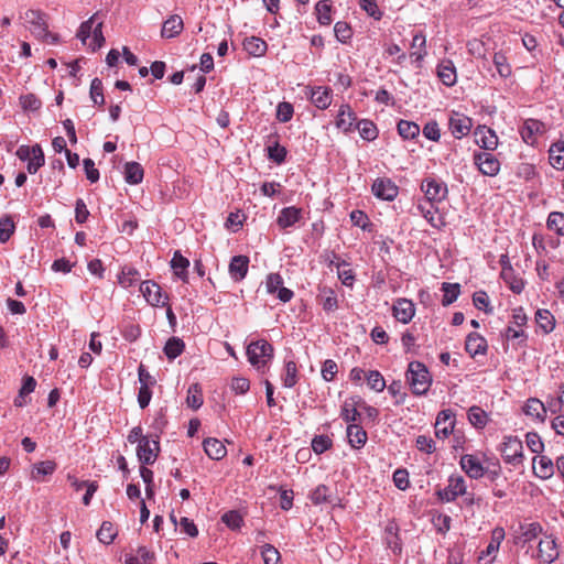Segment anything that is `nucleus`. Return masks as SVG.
Instances as JSON below:
<instances>
[{"label": "nucleus", "mask_w": 564, "mask_h": 564, "mask_svg": "<svg viewBox=\"0 0 564 564\" xmlns=\"http://www.w3.org/2000/svg\"><path fill=\"white\" fill-rule=\"evenodd\" d=\"M500 278L507 283L512 292L519 294L523 290V280L514 275L512 267H505L501 269Z\"/></svg>", "instance_id": "32"}, {"label": "nucleus", "mask_w": 564, "mask_h": 564, "mask_svg": "<svg viewBox=\"0 0 564 564\" xmlns=\"http://www.w3.org/2000/svg\"><path fill=\"white\" fill-rule=\"evenodd\" d=\"M184 349H185V344H184V341L181 338H178V337H171L166 341V344H165V346L163 348V351H164L165 356L170 360H173L176 357H178L180 355H182Z\"/></svg>", "instance_id": "37"}, {"label": "nucleus", "mask_w": 564, "mask_h": 564, "mask_svg": "<svg viewBox=\"0 0 564 564\" xmlns=\"http://www.w3.org/2000/svg\"><path fill=\"white\" fill-rule=\"evenodd\" d=\"M460 466L466 474L473 478H479L484 475V467L480 459L475 455H464L460 458Z\"/></svg>", "instance_id": "21"}, {"label": "nucleus", "mask_w": 564, "mask_h": 564, "mask_svg": "<svg viewBox=\"0 0 564 564\" xmlns=\"http://www.w3.org/2000/svg\"><path fill=\"white\" fill-rule=\"evenodd\" d=\"M545 132V124L536 119H527L520 129L522 140L529 144L534 145L538 137Z\"/></svg>", "instance_id": "12"}, {"label": "nucleus", "mask_w": 564, "mask_h": 564, "mask_svg": "<svg viewBox=\"0 0 564 564\" xmlns=\"http://www.w3.org/2000/svg\"><path fill=\"white\" fill-rule=\"evenodd\" d=\"M474 163L481 174L494 176V155L489 151L475 152Z\"/></svg>", "instance_id": "25"}, {"label": "nucleus", "mask_w": 564, "mask_h": 564, "mask_svg": "<svg viewBox=\"0 0 564 564\" xmlns=\"http://www.w3.org/2000/svg\"><path fill=\"white\" fill-rule=\"evenodd\" d=\"M392 315L398 322L408 324L415 315V305L405 297L397 299L392 305Z\"/></svg>", "instance_id": "11"}, {"label": "nucleus", "mask_w": 564, "mask_h": 564, "mask_svg": "<svg viewBox=\"0 0 564 564\" xmlns=\"http://www.w3.org/2000/svg\"><path fill=\"white\" fill-rule=\"evenodd\" d=\"M523 412L525 415L535 419L539 422H544L546 417L545 404L536 398H530L527 400Z\"/></svg>", "instance_id": "22"}, {"label": "nucleus", "mask_w": 564, "mask_h": 564, "mask_svg": "<svg viewBox=\"0 0 564 564\" xmlns=\"http://www.w3.org/2000/svg\"><path fill=\"white\" fill-rule=\"evenodd\" d=\"M486 132L490 134V137H494V129L487 128L486 126H479L475 132V142L485 151H489L492 148L490 147V141L488 140Z\"/></svg>", "instance_id": "50"}, {"label": "nucleus", "mask_w": 564, "mask_h": 564, "mask_svg": "<svg viewBox=\"0 0 564 564\" xmlns=\"http://www.w3.org/2000/svg\"><path fill=\"white\" fill-rule=\"evenodd\" d=\"M20 105L26 111H36L42 107V101L34 94H26L20 97Z\"/></svg>", "instance_id": "62"}, {"label": "nucleus", "mask_w": 564, "mask_h": 564, "mask_svg": "<svg viewBox=\"0 0 564 564\" xmlns=\"http://www.w3.org/2000/svg\"><path fill=\"white\" fill-rule=\"evenodd\" d=\"M347 438L348 443L352 448H361L365 446L367 442V432L364 430V427L358 424H349L347 426Z\"/></svg>", "instance_id": "23"}, {"label": "nucleus", "mask_w": 564, "mask_h": 564, "mask_svg": "<svg viewBox=\"0 0 564 564\" xmlns=\"http://www.w3.org/2000/svg\"><path fill=\"white\" fill-rule=\"evenodd\" d=\"M366 378L370 389L381 392L386 388V380L378 370H370Z\"/></svg>", "instance_id": "58"}, {"label": "nucleus", "mask_w": 564, "mask_h": 564, "mask_svg": "<svg viewBox=\"0 0 564 564\" xmlns=\"http://www.w3.org/2000/svg\"><path fill=\"white\" fill-rule=\"evenodd\" d=\"M357 121V115L348 104H344L339 107L336 127L344 132H350L355 129Z\"/></svg>", "instance_id": "15"}, {"label": "nucleus", "mask_w": 564, "mask_h": 564, "mask_svg": "<svg viewBox=\"0 0 564 564\" xmlns=\"http://www.w3.org/2000/svg\"><path fill=\"white\" fill-rule=\"evenodd\" d=\"M398 133L404 140H412L419 137L420 126L416 122L400 120L397 124Z\"/></svg>", "instance_id": "36"}, {"label": "nucleus", "mask_w": 564, "mask_h": 564, "mask_svg": "<svg viewBox=\"0 0 564 564\" xmlns=\"http://www.w3.org/2000/svg\"><path fill=\"white\" fill-rule=\"evenodd\" d=\"M140 292L144 296L145 301L152 306H166L167 296L163 300L161 286L153 281H143L140 284Z\"/></svg>", "instance_id": "10"}, {"label": "nucleus", "mask_w": 564, "mask_h": 564, "mask_svg": "<svg viewBox=\"0 0 564 564\" xmlns=\"http://www.w3.org/2000/svg\"><path fill=\"white\" fill-rule=\"evenodd\" d=\"M402 382L400 380L392 381L388 387V392L395 398L394 404L401 405L405 402L406 393L402 390Z\"/></svg>", "instance_id": "61"}, {"label": "nucleus", "mask_w": 564, "mask_h": 564, "mask_svg": "<svg viewBox=\"0 0 564 564\" xmlns=\"http://www.w3.org/2000/svg\"><path fill=\"white\" fill-rule=\"evenodd\" d=\"M139 271L132 267L122 268L120 274L118 275L119 284L124 289L134 285L139 281Z\"/></svg>", "instance_id": "38"}, {"label": "nucleus", "mask_w": 564, "mask_h": 564, "mask_svg": "<svg viewBox=\"0 0 564 564\" xmlns=\"http://www.w3.org/2000/svg\"><path fill=\"white\" fill-rule=\"evenodd\" d=\"M286 154V149L278 142L268 147V158L276 164H282L285 161Z\"/></svg>", "instance_id": "60"}, {"label": "nucleus", "mask_w": 564, "mask_h": 564, "mask_svg": "<svg viewBox=\"0 0 564 564\" xmlns=\"http://www.w3.org/2000/svg\"><path fill=\"white\" fill-rule=\"evenodd\" d=\"M442 291L444 292L442 304L443 306H448L457 300L460 293V285L458 283L444 282L442 284Z\"/></svg>", "instance_id": "41"}, {"label": "nucleus", "mask_w": 564, "mask_h": 564, "mask_svg": "<svg viewBox=\"0 0 564 564\" xmlns=\"http://www.w3.org/2000/svg\"><path fill=\"white\" fill-rule=\"evenodd\" d=\"M184 29L183 20L180 15L173 14L166 19L161 30L163 39H173L181 34Z\"/></svg>", "instance_id": "20"}, {"label": "nucleus", "mask_w": 564, "mask_h": 564, "mask_svg": "<svg viewBox=\"0 0 564 564\" xmlns=\"http://www.w3.org/2000/svg\"><path fill=\"white\" fill-rule=\"evenodd\" d=\"M421 189L431 204L442 202L446 198L448 193L446 184L435 177L424 178Z\"/></svg>", "instance_id": "5"}, {"label": "nucleus", "mask_w": 564, "mask_h": 564, "mask_svg": "<svg viewBox=\"0 0 564 564\" xmlns=\"http://www.w3.org/2000/svg\"><path fill=\"white\" fill-rule=\"evenodd\" d=\"M154 561V552L148 550L145 546H140L134 556H130L126 560L127 564H153Z\"/></svg>", "instance_id": "40"}, {"label": "nucleus", "mask_w": 564, "mask_h": 564, "mask_svg": "<svg viewBox=\"0 0 564 564\" xmlns=\"http://www.w3.org/2000/svg\"><path fill=\"white\" fill-rule=\"evenodd\" d=\"M144 175L143 167L138 162H128L124 166V180L129 184H139Z\"/></svg>", "instance_id": "35"}, {"label": "nucleus", "mask_w": 564, "mask_h": 564, "mask_svg": "<svg viewBox=\"0 0 564 564\" xmlns=\"http://www.w3.org/2000/svg\"><path fill=\"white\" fill-rule=\"evenodd\" d=\"M15 231V224L10 215L0 218V242L6 243Z\"/></svg>", "instance_id": "43"}, {"label": "nucleus", "mask_w": 564, "mask_h": 564, "mask_svg": "<svg viewBox=\"0 0 564 564\" xmlns=\"http://www.w3.org/2000/svg\"><path fill=\"white\" fill-rule=\"evenodd\" d=\"M285 388H293L299 381V370L294 360L284 361V371L281 376Z\"/></svg>", "instance_id": "31"}, {"label": "nucleus", "mask_w": 564, "mask_h": 564, "mask_svg": "<svg viewBox=\"0 0 564 564\" xmlns=\"http://www.w3.org/2000/svg\"><path fill=\"white\" fill-rule=\"evenodd\" d=\"M22 19L29 25L31 33L39 40L47 44H57L58 35L48 31L46 14L39 10H28Z\"/></svg>", "instance_id": "2"}, {"label": "nucleus", "mask_w": 564, "mask_h": 564, "mask_svg": "<svg viewBox=\"0 0 564 564\" xmlns=\"http://www.w3.org/2000/svg\"><path fill=\"white\" fill-rule=\"evenodd\" d=\"M549 160L554 169L564 170V141H557L551 145Z\"/></svg>", "instance_id": "33"}, {"label": "nucleus", "mask_w": 564, "mask_h": 564, "mask_svg": "<svg viewBox=\"0 0 564 564\" xmlns=\"http://www.w3.org/2000/svg\"><path fill=\"white\" fill-rule=\"evenodd\" d=\"M538 325L545 332L550 333L554 328V317L547 310H539L535 314Z\"/></svg>", "instance_id": "55"}, {"label": "nucleus", "mask_w": 564, "mask_h": 564, "mask_svg": "<svg viewBox=\"0 0 564 564\" xmlns=\"http://www.w3.org/2000/svg\"><path fill=\"white\" fill-rule=\"evenodd\" d=\"M546 225L550 230L555 231L558 236H564V213H550Z\"/></svg>", "instance_id": "49"}, {"label": "nucleus", "mask_w": 564, "mask_h": 564, "mask_svg": "<svg viewBox=\"0 0 564 564\" xmlns=\"http://www.w3.org/2000/svg\"><path fill=\"white\" fill-rule=\"evenodd\" d=\"M533 470L538 477L549 479L554 475L555 466L551 458L541 455L533 458Z\"/></svg>", "instance_id": "19"}, {"label": "nucleus", "mask_w": 564, "mask_h": 564, "mask_svg": "<svg viewBox=\"0 0 564 564\" xmlns=\"http://www.w3.org/2000/svg\"><path fill=\"white\" fill-rule=\"evenodd\" d=\"M456 68L452 61H442L437 65V76L445 86H453L457 80Z\"/></svg>", "instance_id": "27"}, {"label": "nucleus", "mask_w": 564, "mask_h": 564, "mask_svg": "<svg viewBox=\"0 0 564 564\" xmlns=\"http://www.w3.org/2000/svg\"><path fill=\"white\" fill-rule=\"evenodd\" d=\"M372 194L382 200L392 202L399 194V187L388 177L377 178L371 187Z\"/></svg>", "instance_id": "8"}, {"label": "nucleus", "mask_w": 564, "mask_h": 564, "mask_svg": "<svg viewBox=\"0 0 564 564\" xmlns=\"http://www.w3.org/2000/svg\"><path fill=\"white\" fill-rule=\"evenodd\" d=\"M525 443L528 448L535 454H539L543 451L544 444L540 437V435L535 432H529L525 435Z\"/></svg>", "instance_id": "64"}, {"label": "nucleus", "mask_w": 564, "mask_h": 564, "mask_svg": "<svg viewBox=\"0 0 564 564\" xmlns=\"http://www.w3.org/2000/svg\"><path fill=\"white\" fill-rule=\"evenodd\" d=\"M359 401L358 398H349L345 400L340 410V417L349 425L355 424L360 420V413L358 411Z\"/></svg>", "instance_id": "18"}, {"label": "nucleus", "mask_w": 564, "mask_h": 564, "mask_svg": "<svg viewBox=\"0 0 564 564\" xmlns=\"http://www.w3.org/2000/svg\"><path fill=\"white\" fill-rule=\"evenodd\" d=\"M350 220L354 226L361 228L362 230L371 231L372 224L368 215L360 209H355L350 213Z\"/></svg>", "instance_id": "52"}, {"label": "nucleus", "mask_w": 564, "mask_h": 564, "mask_svg": "<svg viewBox=\"0 0 564 564\" xmlns=\"http://www.w3.org/2000/svg\"><path fill=\"white\" fill-rule=\"evenodd\" d=\"M454 413L451 410H443L437 414L435 422V435L438 438H446L453 433L455 426Z\"/></svg>", "instance_id": "14"}, {"label": "nucleus", "mask_w": 564, "mask_h": 564, "mask_svg": "<svg viewBox=\"0 0 564 564\" xmlns=\"http://www.w3.org/2000/svg\"><path fill=\"white\" fill-rule=\"evenodd\" d=\"M273 346L265 339L251 341L247 347L248 360L258 370L263 369L273 358Z\"/></svg>", "instance_id": "3"}, {"label": "nucleus", "mask_w": 564, "mask_h": 564, "mask_svg": "<svg viewBox=\"0 0 564 564\" xmlns=\"http://www.w3.org/2000/svg\"><path fill=\"white\" fill-rule=\"evenodd\" d=\"M355 128L359 130V134L364 140L373 141L378 137V129L371 120L362 119L356 123Z\"/></svg>", "instance_id": "39"}, {"label": "nucleus", "mask_w": 564, "mask_h": 564, "mask_svg": "<svg viewBox=\"0 0 564 564\" xmlns=\"http://www.w3.org/2000/svg\"><path fill=\"white\" fill-rule=\"evenodd\" d=\"M56 463L54 460H44L34 464L32 470V478L41 480V477L52 475L56 470Z\"/></svg>", "instance_id": "42"}, {"label": "nucleus", "mask_w": 564, "mask_h": 564, "mask_svg": "<svg viewBox=\"0 0 564 564\" xmlns=\"http://www.w3.org/2000/svg\"><path fill=\"white\" fill-rule=\"evenodd\" d=\"M473 127L471 119L464 113L452 111L448 118V128L456 139L467 135Z\"/></svg>", "instance_id": "9"}, {"label": "nucleus", "mask_w": 564, "mask_h": 564, "mask_svg": "<svg viewBox=\"0 0 564 564\" xmlns=\"http://www.w3.org/2000/svg\"><path fill=\"white\" fill-rule=\"evenodd\" d=\"M466 351L473 357L478 354H484L487 349V341L477 333H471L466 338L465 344Z\"/></svg>", "instance_id": "30"}, {"label": "nucleus", "mask_w": 564, "mask_h": 564, "mask_svg": "<svg viewBox=\"0 0 564 564\" xmlns=\"http://www.w3.org/2000/svg\"><path fill=\"white\" fill-rule=\"evenodd\" d=\"M89 95L95 105L102 106L105 104L104 87L100 78L96 77L91 80Z\"/></svg>", "instance_id": "56"}, {"label": "nucleus", "mask_w": 564, "mask_h": 564, "mask_svg": "<svg viewBox=\"0 0 564 564\" xmlns=\"http://www.w3.org/2000/svg\"><path fill=\"white\" fill-rule=\"evenodd\" d=\"M203 446L206 455L215 460L224 458L227 454L225 445L217 438H206Z\"/></svg>", "instance_id": "28"}, {"label": "nucleus", "mask_w": 564, "mask_h": 564, "mask_svg": "<svg viewBox=\"0 0 564 564\" xmlns=\"http://www.w3.org/2000/svg\"><path fill=\"white\" fill-rule=\"evenodd\" d=\"M425 43L426 40L423 33H416L412 39L411 46L412 48H417V51L412 52L411 56L415 57L416 62H421L423 57L426 55Z\"/></svg>", "instance_id": "54"}, {"label": "nucleus", "mask_w": 564, "mask_h": 564, "mask_svg": "<svg viewBox=\"0 0 564 564\" xmlns=\"http://www.w3.org/2000/svg\"><path fill=\"white\" fill-rule=\"evenodd\" d=\"M330 9L332 6L328 3L327 0H321L315 6V11L317 14V20L323 25H328L332 22L330 17Z\"/></svg>", "instance_id": "53"}, {"label": "nucleus", "mask_w": 564, "mask_h": 564, "mask_svg": "<svg viewBox=\"0 0 564 564\" xmlns=\"http://www.w3.org/2000/svg\"><path fill=\"white\" fill-rule=\"evenodd\" d=\"M333 445L332 440L327 435H317L312 441V448L316 454H323Z\"/></svg>", "instance_id": "63"}, {"label": "nucleus", "mask_w": 564, "mask_h": 564, "mask_svg": "<svg viewBox=\"0 0 564 564\" xmlns=\"http://www.w3.org/2000/svg\"><path fill=\"white\" fill-rule=\"evenodd\" d=\"M186 404L193 410H197L203 404V393L200 387L195 383L188 388Z\"/></svg>", "instance_id": "48"}, {"label": "nucleus", "mask_w": 564, "mask_h": 564, "mask_svg": "<svg viewBox=\"0 0 564 564\" xmlns=\"http://www.w3.org/2000/svg\"><path fill=\"white\" fill-rule=\"evenodd\" d=\"M261 556L264 564H279L280 552L271 544H264L261 546Z\"/></svg>", "instance_id": "59"}, {"label": "nucleus", "mask_w": 564, "mask_h": 564, "mask_svg": "<svg viewBox=\"0 0 564 564\" xmlns=\"http://www.w3.org/2000/svg\"><path fill=\"white\" fill-rule=\"evenodd\" d=\"M100 18V13L96 12L93 17H90L87 21L83 22L77 31V37L85 44L87 39L94 31V24L98 22Z\"/></svg>", "instance_id": "47"}, {"label": "nucleus", "mask_w": 564, "mask_h": 564, "mask_svg": "<svg viewBox=\"0 0 564 564\" xmlns=\"http://www.w3.org/2000/svg\"><path fill=\"white\" fill-rule=\"evenodd\" d=\"M28 161V172L30 174H35L44 165L45 158L40 144H34L33 156Z\"/></svg>", "instance_id": "45"}, {"label": "nucleus", "mask_w": 564, "mask_h": 564, "mask_svg": "<svg viewBox=\"0 0 564 564\" xmlns=\"http://www.w3.org/2000/svg\"><path fill=\"white\" fill-rule=\"evenodd\" d=\"M249 269V258L247 256H235L231 258L228 267L229 274L235 282L242 281Z\"/></svg>", "instance_id": "16"}, {"label": "nucleus", "mask_w": 564, "mask_h": 564, "mask_svg": "<svg viewBox=\"0 0 564 564\" xmlns=\"http://www.w3.org/2000/svg\"><path fill=\"white\" fill-rule=\"evenodd\" d=\"M522 442L516 436H506L500 446V453L505 463L513 467L522 465L523 462Z\"/></svg>", "instance_id": "4"}, {"label": "nucleus", "mask_w": 564, "mask_h": 564, "mask_svg": "<svg viewBox=\"0 0 564 564\" xmlns=\"http://www.w3.org/2000/svg\"><path fill=\"white\" fill-rule=\"evenodd\" d=\"M268 45L265 41L257 36L247 37L243 41V50L251 56L260 57L267 52Z\"/></svg>", "instance_id": "29"}, {"label": "nucleus", "mask_w": 564, "mask_h": 564, "mask_svg": "<svg viewBox=\"0 0 564 564\" xmlns=\"http://www.w3.org/2000/svg\"><path fill=\"white\" fill-rule=\"evenodd\" d=\"M406 381L415 395L427 393L432 384V376L427 367L421 361H411L405 373Z\"/></svg>", "instance_id": "1"}, {"label": "nucleus", "mask_w": 564, "mask_h": 564, "mask_svg": "<svg viewBox=\"0 0 564 564\" xmlns=\"http://www.w3.org/2000/svg\"><path fill=\"white\" fill-rule=\"evenodd\" d=\"M189 260L182 256L181 251H175L171 260V268L174 274L183 282L188 281Z\"/></svg>", "instance_id": "26"}, {"label": "nucleus", "mask_w": 564, "mask_h": 564, "mask_svg": "<svg viewBox=\"0 0 564 564\" xmlns=\"http://www.w3.org/2000/svg\"><path fill=\"white\" fill-rule=\"evenodd\" d=\"M160 451V443L158 440H149L142 437L137 447V455L142 465H152Z\"/></svg>", "instance_id": "7"}, {"label": "nucleus", "mask_w": 564, "mask_h": 564, "mask_svg": "<svg viewBox=\"0 0 564 564\" xmlns=\"http://www.w3.org/2000/svg\"><path fill=\"white\" fill-rule=\"evenodd\" d=\"M223 522L231 530H238L243 523V518L237 510H230L223 514Z\"/></svg>", "instance_id": "57"}, {"label": "nucleus", "mask_w": 564, "mask_h": 564, "mask_svg": "<svg viewBox=\"0 0 564 564\" xmlns=\"http://www.w3.org/2000/svg\"><path fill=\"white\" fill-rule=\"evenodd\" d=\"M302 218V209L295 206L284 207L279 213L276 225L280 229L285 230L294 226Z\"/></svg>", "instance_id": "17"}, {"label": "nucleus", "mask_w": 564, "mask_h": 564, "mask_svg": "<svg viewBox=\"0 0 564 564\" xmlns=\"http://www.w3.org/2000/svg\"><path fill=\"white\" fill-rule=\"evenodd\" d=\"M332 93L329 87H315L311 91V101L322 110L327 109L332 104Z\"/></svg>", "instance_id": "24"}, {"label": "nucleus", "mask_w": 564, "mask_h": 564, "mask_svg": "<svg viewBox=\"0 0 564 564\" xmlns=\"http://www.w3.org/2000/svg\"><path fill=\"white\" fill-rule=\"evenodd\" d=\"M97 539L104 544H110L115 540L117 532L111 522L105 521L96 533Z\"/></svg>", "instance_id": "51"}, {"label": "nucleus", "mask_w": 564, "mask_h": 564, "mask_svg": "<svg viewBox=\"0 0 564 564\" xmlns=\"http://www.w3.org/2000/svg\"><path fill=\"white\" fill-rule=\"evenodd\" d=\"M319 301L326 312H334L338 307L336 293L330 288L323 286L319 289Z\"/></svg>", "instance_id": "34"}, {"label": "nucleus", "mask_w": 564, "mask_h": 564, "mask_svg": "<svg viewBox=\"0 0 564 564\" xmlns=\"http://www.w3.org/2000/svg\"><path fill=\"white\" fill-rule=\"evenodd\" d=\"M468 420L476 429H482L488 422V414L480 406L474 405L468 410Z\"/></svg>", "instance_id": "44"}, {"label": "nucleus", "mask_w": 564, "mask_h": 564, "mask_svg": "<svg viewBox=\"0 0 564 564\" xmlns=\"http://www.w3.org/2000/svg\"><path fill=\"white\" fill-rule=\"evenodd\" d=\"M538 557L542 563L551 564L558 557V550L552 536H544L538 545Z\"/></svg>", "instance_id": "13"}, {"label": "nucleus", "mask_w": 564, "mask_h": 564, "mask_svg": "<svg viewBox=\"0 0 564 564\" xmlns=\"http://www.w3.org/2000/svg\"><path fill=\"white\" fill-rule=\"evenodd\" d=\"M310 499L314 505L332 502L330 489L325 485H318L311 494Z\"/></svg>", "instance_id": "46"}, {"label": "nucleus", "mask_w": 564, "mask_h": 564, "mask_svg": "<svg viewBox=\"0 0 564 564\" xmlns=\"http://www.w3.org/2000/svg\"><path fill=\"white\" fill-rule=\"evenodd\" d=\"M466 492L465 480L462 476H452L448 479V485L444 489L437 490L436 495L443 502H452L458 496Z\"/></svg>", "instance_id": "6"}]
</instances>
